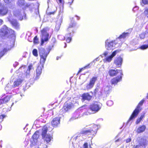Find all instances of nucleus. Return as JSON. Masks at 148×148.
<instances>
[{"instance_id":"20e7f679","label":"nucleus","mask_w":148,"mask_h":148,"mask_svg":"<svg viewBox=\"0 0 148 148\" xmlns=\"http://www.w3.org/2000/svg\"><path fill=\"white\" fill-rule=\"evenodd\" d=\"M144 101V100H142L139 103L136 108L134 111L131 117L128 120L127 123H128L130 120L135 118V117L137 116L139 112V110L140 108V106L143 104Z\"/></svg>"},{"instance_id":"473e14b6","label":"nucleus","mask_w":148,"mask_h":148,"mask_svg":"<svg viewBox=\"0 0 148 148\" xmlns=\"http://www.w3.org/2000/svg\"><path fill=\"white\" fill-rule=\"evenodd\" d=\"M144 13L145 16L148 18V7L145 8Z\"/></svg>"},{"instance_id":"1a4fd4ad","label":"nucleus","mask_w":148,"mask_h":148,"mask_svg":"<svg viewBox=\"0 0 148 148\" xmlns=\"http://www.w3.org/2000/svg\"><path fill=\"white\" fill-rule=\"evenodd\" d=\"M123 59L120 57L116 58L114 60V63L116 65V67H119L122 64Z\"/></svg>"},{"instance_id":"4468645a","label":"nucleus","mask_w":148,"mask_h":148,"mask_svg":"<svg viewBox=\"0 0 148 148\" xmlns=\"http://www.w3.org/2000/svg\"><path fill=\"white\" fill-rule=\"evenodd\" d=\"M13 14L14 16L17 17L20 20H21L23 19L21 10H14V11Z\"/></svg>"},{"instance_id":"864d4df0","label":"nucleus","mask_w":148,"mask_h":148,"mask_svg":"<svg viewBox=\"0 0 148 148\" xmlns=\"http://www.w3.org/2000/svg\"><path fill=\"white\" fill-rule=\"evenodd\" d=\"M131 141V139L130 138H128L126 140V142L127 143H129Z\"/></svg>"},{"instance_id":"c03bdc74","label":"nucleus","mask_w":148,"mask_h":148,"mask_svg":"<svg viewBox=\"0 0 148 148\" xmlns=\"http://www.w3.org/2000/svg\"><path fill=\"white\" fill-rule=\"evenodd\" d=\"M90 65V64H89L88 66H85V67H84V68H82V69H80L79 71L78 72V73L81 72L82 70L83 69H85L89 65Z\"/></svg>"},{"instance_id":"e433bc0d","label":"nucleus","mask_w":148,"mask_h":148,"mask_svg":"<svg viewBox=\"0 0 148 148\" xmlns=\"http://www.w3.org/2000/svg\"><path fill=\"white\" fill-rule=\"evenodd\" d=\"M145 36V34L143 32V33L139 35V37H140V38L141 39H143L145 37H146Z\"/></svg>"},{"instance_id":"c85d7f7f","label":"nucleus","mask_w":148,"mask_h":148,"mask_svg":"<svg viewBox=\"0 0 148 148\" xmlns=\"http://www.w3.org/2000/svg\"><path fill=\"white\" fill-rule=\"evenodd\" d=\"M129 33L128 32L125 33L124 32L119 37V38H124L126 37L127 36H128Z\"/></svg>"},{"instance_id":"a19ab883","label":"nucleus","mask_w":148,"mask_h":148,"mask_svg":"<svg viewBox=\"0 0 148 148\" xmlns=\"http://www.w3.org/2000/svg\"><path fill=\"white\" fill-rule=\"evenodd\" d=\"M143 3L145 5L148 4V0H141Z\"/></svg>"},{"instance_id":"2eb2a0df","label":"nucleus","mask_w":148,"mask_h":148,"mask_svg":"<svg viewBox=\"0 0 148 148\" xmlns=\"http://www.w3.org/2000/svg\"><path fill=\"white\" fill-rule=\"evenodd\" d=\"M60 118L59 117H56L53 119L51 123L52 125L54 127H56L60 123Z\"/></svg>"},{"instance_id":"f3484780","label":"nucleus","mask_w":148,"mask_h":148,"mask_svg":"<svg viewBox=\"0 0 148 148\" xmlns=\"http://www.w3.org/2000/svg\"><path fill=\"white\" fill-rule=\"evenodd\" d=\"M42 138L43 139L44 141H46V143H48L50 142L52 139V136L50 134H49L45 135L44 137H42Z\"/></svg>"},{"instance_id":"6ab92c4d","label":"nucleus","mask_w":148,"mask_h":148,"mask_svg":"<svg viewBox=\"0 0 148 148\" xmlns=\"http://www.w3.org/2000/svg\"><path fill=\"white\" fill-rule=\"evenodd\" d=\"M83 99L85 100H90L92 98V96L88 93L84 94L82 96Z\"/></svg>"},{"instance_id":"c9c22d12","label":"nucleus","mask_w":148,"mask_h":148,"mask_svg":"<svg viewBox=\"0 0 148 148\" xmlns=\"http://www.w3.org/2000/svg\"><path fill=\"white\" fill-rule=\"evenodd\" d=\"M32 53L33 55L36 57L38 56L37 50L36 49H34L33 50Z\"/></svg>"},{"instance_id":"bf43d9fd","label":"nucleus","mask_w":148,"mask_h":148,"mask_svg":"<svg viewBox=\"0 0 148 148\" xmlns=\"http://www.w3.org/2000/svg\"><path fill=\"white\" fill-rule=\"evenodd\" d=\"M60 58L59 57H57L56 58V60H58L59 59V58Z\"/></svg>"},{"instance_id":"cd10ccee","label":"nucleus","mask_w":148,"mask_h":148,"mask_svg":"<svg viewBox=\"0 0 148 148\" xmlns=\"http://www.w3.org/2000/svg\"><path fill=\"white\" fill-rule=\"evenodd\" d=\"M71 33H70L69 34H66L65 36L67 38L66 41L68 43H69L71 40Z\"/></svg>"},{"instance_id":"052dcab7","label":"nucleus","mask_w":148,"mask_h":148,"mask_svg":"<svg viewBox=\"0 0 148 148\" xmlns=\"http://www.w3.org/2000/svg\"><path fill=\"white\" fill-rule=\"evenodd\" d=\"M65 45L64 47V48H66V43H65Z\"/></svg>"},{"instance_id":"e2e57ef3","label":"nucleus","mask_w":148,"mask_h":148,"mask_svg":"<svg viewBox=\"0 0 148 148\" xmlns=\"http://www.w3.org/2000/svg\"><path fill=\"white\" fill-rule=\"evenodd\" d=\"M95 126L96 127H97V126L96 125H95Z\"/></svg>"},{"instance_id":"bb28decb","label":"nucleus","mask_w":148,"mask_h":148,"mask_svg":"<svg viewBox=\"0 0 148 148\" xmlns=\"http://www.w3.org/2000/svg\"><path fill=\"white\" fill-rule=\"evenodd\" d=\"M113 58L110 55L106 57L104 59H103V61L105 63H106L108 62H110L112 60Z\"/></svg>"},{"instance_id":"de8ad7c7","label":"nucleus","mask_w":148,"mask_h":148,"mask_svg":"<svg viewBox=\"0 0 148 148\" xmlns=\"http://www.w3.org/2000/svg\"><path fill=\"white\" fill-rule=\"evenodd\" d=\"M88 146V143H85L84 145V148H87Z\"/></svg>"},{"instance_id":"393cba45","label":"nucleus","mask_w":148,"mask_h":148,"mask_svg":"<svg viewBox=\"0 0 148 148\" xmlns=\"http://www.w3.org/2000/svg\"><path fill=\"white\" fill-rule=\"evenodd\" d=\"M145 129V125H142L138 127L137 130V132L138 133H141L144 131Z\"/></svg>"},{"instance_id":"9d476101","label":"nucleus","mask_w":148,"mask_h":148,"mask_svg":"<svg viewBox=\"0 0 148 148\" xmlns=\"http://www.w3.org/2000/svg\"><path fill=\"white\" fill-rule=\"evenodd\" d=\"M120 73L121 75H123L122 71L121 70H115L113 69H111L109 70L108 73L110 76H113L116 75L118 73Z\"/></svg>"},{"instance_id":"0eeeda50","label":"nucleus","mask_w":148,"mask_h":148,"mask_svg":"<svg viewBox=\"0 0 148 148\" xmlns=\"http://www.w3.org/2000/svg\"><path fill=\"white\" fill-rule=\"evenodd\" d=\"M101 108V106L100 104L96 102L91 105L90 107V109L92 111L97 112L99 111Z\"/></svg>"},{"instance_id":"4d7b16f0","label":"nucleus","mask_w":148,"mask_h":148,"mask_svg":"<svg viewBox=\"0 0 148 148\" xmlns=\"http://www.w3.org/2000/svg\"><path fill=\"white\" fill-rule=\"evenodd\" d=\"M22 68H24V67H21L19 69V71H20Z\"/></svg>"},{"instance_id":"774afa93","label":"nucleus","mask_w":148,"mask_h":148,"mask_svg":"<svg viewBox=\"0 0 148 148\" xmlns=\"http://www.w3.org/2000/svg\"><path fill=\"white\" fill-rule=\"evenodd\" d=\"M1 125H0V127H1Z\"/></svg>"},{"instance_id":"f8f14e48","label":"nucleus","mask_w":148,"mask_h":148,"mask_svg":"<svg viewBox=\"0 0 148 148\" xmlns=\"http://www.w3.org/2000/svg\"><path fill=\"white\" fill-rule=\"evenodd\" d=\"M39 52L40 57L45 58H47V55L49 53V51L48 53L46 52L45 49L43 48H40L39 49Z\"/></svg>"},{"instance_id":"680f3d73","label":"nucleus","mask_w":148,"mask_h":148,"mask_svg":"<svg viewBox=\"0 0 148 148\" xmlns=\"http://www.w3.org/2000/svg\"><path fill=\"white\" fill-rule=\"evenodd\" d=\"M119 139H118V140H116V142H117L118 141H119Z\"/></svg>"},{"instance_id":"09e8293b","label":"nucleus","mask_w":148,"mask_h":148,"mask_svg":"<svg viewBox=\"0 0 148 148\" xmlns=\"http://www.w3.org/2000/svg\"><path fill=\"white\" fill-rule=\"evenodd\" d=\"M69 1L68 2V3L70 4L71 5L72 3H73V0H69Z\"/></svg>"},{"instance_id":"4c0bfd02","label":"nucleus","mask_w":148,"mask_h":148,"mask_svg":"<svg viewBox=\"0 0 148 148\" xmlns=\"http://www.w3.org/2000/svg\"><path fill=\"white\" fill-rule=\"evenodd\" d=\"M107 104L108 106H110L113 104V102L111 100H109L107 102Z\"/></svg>"},{"instance_id":"603ef678","label":"nucleus","mask_w":148,"mask_h":148,"mask_svg":"<svg viewBox=\"0 0 148 148\" xmlns=\"http://www.w3.org/2000/svg\"><path fill=\"white\" fill-rule=\"evenodd\" d=\"M108 52L107 51H106L104 53V55L105 56H106L108 54Z\"/></svg>"},{"instance_id":"72a5a7b5","label":"nucleus","mask_w":148,"mask_h":148,"mask_svg":"<svg viewBox=\"0 0 148 148\" xmlns=\"http://www.w3.org/2000/svg\"><path fill=\"white\" fill-rule=\"evenodd\" d=\"M120 51L119 50H116L114 51L112 54L111 55V56H112V57L113 58L114 57L118 52H119Z\"/></svg>"},{"instance_id":"ea45409f","label":"nucleus","mask_w":148,"mask_h":148,"mask_svg":"<svg viewBox=\"0 0 148 148\" xmlns=\"http://www.w3.org/2000/svg\"><path fill=\"white\" fill-rule=\"evenodd\" d=\"M38 42V38L37 36H35L34 38V42L35 43H37Z\"/></svg>"},{"instance_id":"5fc2aeb1","label":"nucleus","mask_w":148,"mask_h":148,"mask_svg":"<svg viewBox=\"0 0 148 148\" xmlns=\"http://www.w3.org/2000/svg\"><path fill=\"white\" fill-rule=\"evenodd\" d=\"M3 23V21L2 20L0 19V25H2Z\"/></svg>"},{"instance_id":"9b49d317","label":"nucleus","mask_w":148,"mask_h":148,"mask_svg":"<svg viewBox=\"0 0 148 148\" xmlns=\"http://www.w3.org/2000/svg\"><path fill=\"white\" fill-rule=\"evenodd\" d=\"M97 80V77H93L90 80V83L88 84H87L86 86V89H88L92 88L93 87L95 82Z\"/></svg>"},{"instance_id":"338daca9","label":"nucleus","mask_w":148,"mask_h":148,"mask_svg":"<svg viewBox=\"0 0 148 148\" xmlns=\"http://www.w3.org/2000/svg\"><path fill=\"white\" fill-rule=\"evenodd\" d=\"M136 8V7H135V8H134V9L135 8Z\"/></svg>"},{"instance_id":"6e6d98bb","label":"nucleus","mask_w":148,"mask_h":148,"mask_svg":"<svg viewBox=\"0 0 148 148\" xmlns=\"http://www.w3.org/2000/svg\"><path fill=\"white\" fill-rule=\"evenodd\" d=\"M59 1L60 3H63L64 1L63 0H59Z\"/></svg>"},{"instance_id":"f257e3e1","label":"nucleus","mask_w":148,"mask_h":148,"mask_svg":"<svg viewBox=\"0 0 148 148\" xmlns=\"http://www.w3.org/2000/svg\"><path fill=\"white\" fill-rule=\"evenodd\" d=\"M14 31L12 29L8 28L6 26L4 25L0 29V37L4 36L14 35Z\"/></svg>"},{"instance_id":"39448f33","label":"nucleus","mask_w":148,"mask_h":148,"mask_svg":"<svg viewBox=\"0 0 148 148\" xmlns=\"http://www.w3.org/2000/svg\"><path fill=\"white\" fill-rule=\"evenodd\" d=\"M147 142L144 138H139L138 139L137 145L134 148H145Z\"/></svg>"},{"instance_id":"3c124183","label":"nucleus","mask_w":148,"mask_h":148,"mask_svg":"<svg viewBox=\"0 0 148 148\" xmlns=\"http://www.w3.org/2000/svg\"><path fill=\"white\" fill-rule=\"evenodd\" d=\"M74 25H75L73 24L72 25H69V27L68 29L71 27H73Z\"/></svg>"},{"instance_id":"ddd939ff","label":"nucleus","mask_w":148,"mask_h":148,"mask_svg":"<svg viewBox=\"0 0 148 148\" xmlns=\"http://www.w3.org/2000/svg\"><path fill=\"white\" fill-rule=\"evenodd\" d=\"M17 4L19 6L22 7L23 9L26 8V7H28L29 5L26 3L24 0H19L17 2Z\"/></svg>"},{"instance_id":"a18cd8bd","label":"nucleus","mask_w":148,"mask_h":148,"mask_svg":"<svg viewBox=\"0 0 148 148\" xmlns=\"http://www.w3.org/2000/svg\"><path fill=\"white\" fill-rule=\"evenodd\" d=\"M54 13H55V12H48V13L47 12V14L48 15H51V14H54Z\"/></svg>"},{"instance_id":"c756f323","label":"nucleus","mask_w":148,"mask_h":148,"mask_svg":"<svg viewBox=\"0 0 148 148\" xmlns=\"http://www.w3.org/2000/svg\"><path fill=\"white\" fill-rule=\"evenodd\" d=\"M110 89V87L109 86H105L103 87V90L105 93H108V92Z\"/></svg>"},{"instance_id":"a211bd4d","label":"nucleus","mask_w":148,"mask_h":148,"mask_svg":"<svg viewBox=\"0 0 148 148\" xmlns=\"http://www.w3.org/2000/svg\"><path fill=\"white\" fill-rule=\"evenodd\" d=\"M48 127L45 125L43 127L41 130V135L42 137H44L45 135L47 134Z\"/></svg>"},{"instance_id":"f03ea898","label":"nucleus","mask_w":148,"mask_h":148,"mask_svg":"<svg viewBox=\"0 0 148 148\" xmlns=\"http://www.w3.org/2000/svg\"><path fill=\"white\" fill-rule=\"evenodd\" d=\"M41 45H43L45 42L48 41L49 39L50 38L49 34L47 32V29L46 28H44L41 30Z\"/></svg>"},{"instance_id":"7c9ffc66","label":"nucleus","mask_w":148,"mask_h":148,"mask_svg":"<svg viewBox=\"0 0 148 148\" xmlns=\"http://www.w3.org/2000/svg\"><path fill=\"white\" fill-rule=\"evenodd\" d=\"M10 97L9 96H7L4 98L2 99L3 101V103H6L10 100Z\"/></svg>"},{"instance_id":"37998d69","label":"nucleus","mask_w":148,"mask_h":148,"mask_svg":"<svg viewBox=\"0 0 148 148\" xmlns=\"http://www.w3.org/2000/svg\"><path fill=\"white\" fill-rule=\"evenodd\" d=\"M4 2L7 4H8L10 3L12 0H3Z\"/></svg>"},{"instance_id":"b1692460","label":"nucleus","mask_w":148,"mask_h":148,"mask_svg":"<svg viewBox=\"0 0 148 148\" xmlns=\"http://www.w3.org/2000/svg\"><path fill=\"white\" fill-rule=\"evenodd\" d=\"M23 81V79L20 78L17 79L16 81L14 82V87H16L20 85Z\"/></svg>"},{"instance_id":"69168bd1","label":"nucleus","mask_w":148,"mask_h":148,"mask_svg":"<svg viewBox=\"0 0 148 148\" xmlns=\"http://www.w3.org/2000/svg\"><path fill=\"white\" fill-rule=\"evenodd\" d=\"M53 39L54 40H55V38Z\"/></svg>"},{"instance_id":"0e129e2a","label":"nucleus","mask_w":148,"mask_h":148,"mask_svg":"<svg viewBox=\"0 0 148 148\" xmlns=\"http://www.w3.org/2000/svg\"><path fill=\"white\" fill-rule=\"evenodd\" d=\"M13 104H14V103H12V106Z\"/></svg>"},{"instance_id":"5701e85b","label":"nucleus","mask_w":148,"mask_h":148,"mask_svg":"<svg viewBox=\"0 0 148 148\" xmlns=\"http://www.w3.org/2000/svg\"><path fill=\"white\" fill-rule=\"evenodd\" d=\"M39 132L38 131H36L34 133L32 136L33 141L36 143L37 141V139L39 137Z\"/></svg>"},{"instance_id":"79ce46f5","label":"nucleus","mask_w":148,"mask_h":148,"mask_svg":"<svg viewBox=\"0 0 148 148\" xmlns=\"http://www.w3.org/2000/svg\"><path fill=\"white\" fill-rule=\"evenodd\" d=\"M146 37H148V29L144 32Z\"/></svg>"},{"instance_id":"49530a36","label":"nucleus","mask_w":148,"mask_h":148,"mask_svg":"<svg viewBox=\"0 0 148 148\" xmlns=\"http://www.w3.org/2000/svg\"><path fill=\"white\" fill-rule=\"evenodd\" d=\"M5 116L4 115H2L0 116V119H3L5 117Z\"/></svg>"},{"instance_id":"4be33fe9","label":"nucleus","mask_w":148,"mask_h":148,"mask_svg":"<svg viewBox=\"0 0 148 148\" xmlns=\"http://www.w3.org/2000/svg\"><path fill=\"white\" fill-rule=\"evenodd\" d=\"M122 79L121 76H118L113 79L111 80L112 84H116Z\"/></svg>"},{"instance_id":"dca6fc26","label":"nucleus","mask_w":148,"mask_h":148,"mask_svg":"<svg viewBox=\"0 0 148 148\" xmlns=\"http://www.w3.org/2000/svg\"><path fill=\"white\" fill-rule=\"evenodd\" d=\"M42 138L43 139L44 141H46V143H48L50 142L52 139V136L50 134H49L45 135L44 137H42Z\"/></svg>"},{"instance_id":"13d9d810","label":"nucleus","mask_w":148,"mask_h":148,"mask_svg":"<svg viewBox=\"0 0 148 148\" xmlns=\"http://www.w3.org/2000/svg\"><path fill=\"white\" fill-rule=\"evenodd\" d=\"M76 17H77V20H79V18H79V17H78V16H77V15H76Z\"/></svg>"},{"instance_id":"a878e982","label":"nucleus","mask_w":148,"mask_h":148,"mask_svg":"<svg viewBox=\"0 0 148 148\" xmlns=\"http://www.w3.org/2000/svg\"><path fill=\"white\" fill-rule=\"evenodd\" d=\"M71 107V104H68V103H65L64 104L63 106L64 109L66 111L69 109H70Z\"/></svg>"},{"instance_id":"412c9836","label":"nucleus","mask_w":148,"mask_h":148,"mask_svg":"<svg viewBox=\"0 0 148 148\" xmlns=\"http://www.w3.org/2000/svg\"><path fill=\"white\" fill-rule=\"evenodd\" d=\"M10 23L16 29L19 28V25L15 20H13L10 21Z\"/></svg>"},{"instance_id":"2f4dec72","label":"nucleus","mask_w":148,"mask_h":148,"mask_svg":"<svg viewBox=\"0 0 148 148\" xmlns=\"http://www.w3.org/2000/svg\"><path fill=\"white\" fill-rule=\"evenodd\" d=\"M8 50H9V49L7 50L6 49H4L3 51L1 52V57L3 56L5 53Z\"/></svg>"},{"instance_id":"aec40b11","label":"nucleus","mask_w":148,"mask_h":148,"mask_svg":"<svg viewBox=\"0 0 148 148\" xmlns=\"http://www.w3.org/2000/svg\"><path fill=\"white\" fill-rule=\"evenodd\" d=\"M94 132L93 130H84L81 132L80 133L84 134L89 135L93 133Z\"/></svg>"},{"instance_id":"423d86ee","label":"nucleus","mask_w":148,"mask_h":148,"mask_svg":"<svg viewBox=\"0 0 148 148\" xmlns=\"http://www.w3.org/2000/svg\"><path fill=\"white\" fill-rule=\"evenodd\" d=\"M105 43L106 48L108 50H111L113 47H115L118 43V42L117 40L110 41L108 39L106 40Z\"/></svg>"},{"instance_id":"8fccbe9b","label":"nucleus","mask_w":148,"mask_h":148,"mask_svg":"<svg viewBox=\"0 0 148 148\" xmlns=\"http://www.w3.org/2000/svg\"><path fill=\"white\" fill-rule=\"evenodd\" d=\"M3 103V101L2 99H0V105Z\"/></svg>"},{"instance_id":"f704fd0d","label":"nucleus","mask_w":148,"mask_h":148,"mask_svg":"<svg viewBox=\"0 0 148 148\" xmlns=\"http://www.w3.org/2000/svg\"><path fill=\"white\" fill-rule=\"evenodd\" d=\"M144 116V115H142L140 117V118L139 119H138L136 121V124H138V123H140V121L142 120Z\"/></svg>"},{"instance_id":"7ed1b4c3","label":"nucleus","mask_w":148,"mask_h":148,"mask_svg":"<svg viewBox=\"0 0 148 148\" xmlns=\"http://www.w3.org/2000/svg\"><path fill=\"white\" fill-rule=\"evenodd\" d=\"M40 64L41 66H38L36 70V76L35 79L37 80L39 78V76L42 73L41 66L43 67V65L45 61H46V58L44 57H40Z\"/></svg>"},{"instance_id":"6e6552de","label":"nucleus","mask_w":148,"mask_h":148,"mask_svg":"<svg viewBox=\"0 0 148 148\" xmlns=\"http://www.w3.org/2000/svg\"><path fill=\"white\" fill-rule=\"evenodd\" d=\"M8 12V8L0 3V15L4 16L7 14Z\"/></svg>"},{"instance_id":"58836bf2","label":"nucleus","mask_w":148,"mask_h":148,"mask_svg":"<svg viewBox=\"0 0 148 148\" xmlns=\"http://www.w3.org/2000/svg\"><path fill=\"white\" fill-rule=\"evenodd\" d=\"M32 67V66L30 65L28 67V69H27L26 71V73L27 74H29V72L31 70Z\"/></svg>"}]
</instances>
